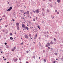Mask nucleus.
Masks as SVG:
<instances>
[{
	"label": "nucleus",
	"mask_w": 63,
	"mask_h": 63,
	"mask_svg": "<svg viewBox=\"0 0 63 63\" xmlns=\"http://www.w3.org/2000/svg\"><path fill=\"white\" fill-rule=\"evenodd\" d=\"M13 60L15 62H16L17 61V58L16 57L14 58L13 59Z\"/></svg>",
	"instance_id": "1"
},
{
	"label": "nucleus",
	"mask_w": 63,
	"mask_h": 63,
	"mask_svg": "<svg viewBox=\"0 0 63 63\" xmlns=\"http://www.w3.org/2000/svg\"><path fill=\"white\" fill-rule=\"evenodd\" d=\"M35 12H36V13H39V9L36 10L35 11Z\"/></svg>",
	"instance_id": "2"
},
{
	"label": "nucleus",
	"mask_w": 63,
	"mask_h": 63,
	"mask_svg": "<svg viewBox=\"0 0 63 63\" xmlns=\"http://www.w3.org/2000/svg\"><path fill=\"white\" fill-rule=\"evenodd\" d=\"M24 36L25 37V38H26V39H28V36L26 35H25Z\"/></svg>",
	"instance_id": "3"
},
{
	"label": "nucleus",
	"mask_w": 63,
	"mask_h": 63,
	"mask_svg": "<svg viewBox=\"0 0 63 63\" xmlns=\"http://www.w3.org/2000/svg\"><path fill=\"white\" fill-rule=\"evenodd\" d=\"M16 26H17H17H19V23H16Z\"/></svg>",
	"instance_id": "4"
},
{
	"label": "nucleus",
	"mask_w": 63,
	"mask_h": 63,
	"mask_svg": "<svg viewBox=\"0 0 63 63\" xmlns=\"http://www.w3.org/2000/svg\"><path fill=\"white\" fill-rule=\"evenodd\" d=\"M26 14H27L28 15H29V11H28L26 12H25Z\"/></svg>",
	"instance_id": "5"
},
{
	"label": "nucleus",
	"mask_w": 63,
	"mask_h": 63,
	"mask_svg": "<svg viewBox=\"0 0 63 63\" xmlns=\"http://www.w3.org/2000/svg\"><path fill=\"white\" fill-rule=\"evenodd\" d=\"M47 12L48 13H49L50 12V10H49L47 9Z\"/></svg>",
	"instance_id": "6"
},
{
	"label": "nucleus",
	"mask_w": 63,
	"mask_h": 63,
	"mask_svg": "<svg viewBox=\"0 0 63 63\" xmlns=\"http://www.w3.org/2000/svg\"><path fill=\"white\" fill-rule=\"evenodd\" d=\"M57 1L58 3H60V1L59 0H57Z\"/></svg>",
	"instance_id": "7"
},
{
	"label": "nucleus",
	"mask_w": 63,
	"mask_h": 63,
	"mask_svg": "<svg viewBox=\"0 0 63 63\" xmlns=\"http://www.w3.org/2000/svg\"><path fill=\"white\" fill-rule=\"evenodd\" d=\"M11 10L9 8V9L7 10V11H8V12H9V11H10Z\"/></svg>",
	"instance_id": "8"
},
{
	"label": "nucleus",
	"mask_w": 63,
	"mask_h": 63,
	"mask_svg": "<svg viewBox=\"0 0 63 63\" xmlns=\"http://www.w3.org/2000/svg\"><path fill=\"white\" fill-rule=\"evenodd\" d=\"M50 44H53V42H52V41H51V42H50Z\"/></svg>",
	"instance_id": "9"
},
{
	"label": "nucleus",
	"mask_w": 63,
	"mask_h": 63,
	"mask_svg": "<svg viewBox=\"0 0 63 63\" xmlns=\"http://www.w3.org/2000/svg\"><path fill=\"white\" fill-rule=\"evenodd\" d=\"M47 45H48V46H50V43H47Z\"/></svg>",
	"instance_id": "10"
},
{
	"label": "nucleus",
	"mask_w": 63,
	"mask_h": 63,
	"mask_svg": "<svg viewBox=\"0 0 63 63\" xmlns=\"http://www.w3.org/2000/svg\"><path fill=\"white\" fill-rule=\"evenodd\" d=\"M33 21H36V19L35 18H33Z\"/></svg>",
	"instance_id": "11"
},
{
	"label": "nucleus",
	"mask_w": 63,
	"mask_h": 63,
	"mask_svg": "<svg viewBox=\"0 0 63 63\" xmlns=\"http://www.w3.org/2000/svg\"><path fill=\"white\" fill-rule=\"evenodd\" d=\"M23 42H22L20 44V45L21 46L22 45H23Z\"/></svg>",
	"instance_id": "12"
},
{
	"label": "nucleus",
	"mask_w": 63,
	"mask_h": 63,
	"mask_svg": "<svg viewBox=\"0 0 63 63\" xmlns=\"http://www.w3.org/2000/svg\"><path fill=\"white\" fill-rule=\"evenodd\" d=\"M10 40H13V37H10Z\"/></svg>",
	"instance_id": "13"
},
{
	"label": "nucleus",
	"mask_w": 63,
	"mask_h": 63,
	"mask_svg": "<svg viewBox=\"0 0 63 63\" xmlns=\"http://www.w3.org/2000/svg\"><path fill=\"white\" fill-rule=\"evenodd\" d=\"M22 27H25V25L24 24H23L22 25Z\"/></svg>",
	"instance_id": "14"
},
{
	"label": "nucleus",
	"mask_w": 63,
	"mask_h": 63,
	"mask_svg": "<svg viewBox=\"0 0 63 63\" xmlns=\"http://www.w3.org/2000/svg\"><path fill=\"white\" fill-rule=\"evenodd\" d=\"M31 49L32 50H34V48L33 47H31Z\"/></svg>",
	"instance_id": "15"
},
{
	"label": "nucleus",
	"mask_w": 63,
	"mask_h": 63,
	"mask_svg": "<svg viewBox=\"0 0 63 63\" xmlns=\"http://www.w3.org/2000/svg\"><path fill=\"white\" fill-rule=\"evenodd\" d=\"M9 9L11 10V9H12V7H10Z\"/></svg>",
	"instance_id": "16"
},
{
	"label": "nucleus",
	"mask_w": 63,
	"mask_h": 63,
	"mask_svg": "<svg viewBox=\"0 0 63 63\" xmlns=\"http://www.w3.org/2000/svg\"><path fill=\"white\" fill-rule=\"evenodd\" d=\"M5 17V15H3L2 16V17Z\"/></svg>",
	"instance_id": "17"
},
{
	"label": "nucleus",
	"mask_w": 63,
	"mask_h": 63,
	"mask_svg": "<svg viewBox=\"0 0 63 63\" xmlns=\"http://www.w3.org/2000/svg\"><path fill=\"white\" fill-rule=\"evenodd\" d=\"M26 29H27V30H28V27H25Z\"/></svg>",
	"instance_id": "18"
},
{
	"label": "nucleus",
	"mask_w": 63,
	"mask_h": 63,
	"mask_svg": "<svg viewBox=\"0 0 63 63\" xmlns=\"http://www.w3.org/2000/svg\"><path fill=\"white\" fill-rule=\"evenodd\" d=\"M17 30H19V26H17Z\"/></svg>",
	"instance_id": "19"
},
{
	"label": "nucleus",
	"mask_w": 63,
	"mask_h": 63,
	"mask_svg": "<svg viewBox=\"0 0 63 63\" xmlns=\"http://www.w3.org/2000/svg\"><path fill=\"white\" fill-rule=\"evenodd\" d=\"M43 33L45 34H47V32H44Z\"/></svg>",
	"instance_id": "20"
},
{
	"label": "nucleus",
	"mask_w": 63,
	"mask_h": 63,
	"mask_svg": "<svg viewBox=\"0 0 63 63\" xmlns=\"http://www.w3.org/2000/svg\"><path fill=\"white\" fill-rule=\"evenodd\" d=\"M29 37H32V35L30 34H29Z\"/></svg>",
	"instance_id": "21"
},
{
	"label": "nucleus",
	"mask_w": 63,
	"mask_h": 63,
	"mask_svg": "<svg viewBox=\"0 0 63 63\" xmlns=\"http://www.w3.org/2000/svg\"><path fill=\"white\" fill-rule=\"evenodd\" d=\"M12 35H13V34H12V33H10V36H12Z\"/></svg>",
	"instance_id": "22"
},
{
	"label": "nucleus",
	"mask_w": 63,
	"mask_h": 63,
	"mask_svg": "<svg viewBox=\"0 0 63 63\" xmlns=\"http://www.w3.org/2000/svg\"><path fill=\"white\" fill-rule=\"evenodd\" d=\"M37 27L38 28H40V26H39V25H38L37 26Z\"/></svg>",
	"instance_id": "23"
},
{
	"label": "nucleus",
	"mask_w": 63,
	"mask_h": 63,
	"mask_svg": "<svg viewBox=\"0 0 63 63\" xmlns=\"http://www.w3.org/2000/svg\"><path fill=\"white\" fill-rule=\"evenodd\" d=\"M12 51H13V52L15 50H14V49H12Z\"/></svg>",
	"instance_id": "24"
},
{
	"label": "nucleus",
	"mask_w": 63,
	"mask_h": 63,
	"mask_svg": "<svg viewBox=\"0 0 63 63\" xmlns=\"http://www.w3.org/2000/svg\"><path fill=\"white\" fill-rule=\"evenodd\" d=\"M55 62H56V61H55L53 62V63H55Z\"/></svg>",
	"instance_id": "25"
},
{
	"label": "nucleus",
	"mask_w": 63,
	"mask_h": 63,
	"mask_svg": "<svg viewBox=\"0 0 63 63\" xmlns=\"http://www.w3.org/2000/svg\"><path fill=\"white\" fill-rule=\"evenodd\" d=\"M42 10L43 11H45V10H44V8L42 9Z\"/></svg>",
	"instance_id": "26"
},
{
	"label": "nucleus",
	"mask_w": 63,
	"mask_h": 63,
	"mask_svg": "<svg viewBox=\"0 0 63 63\" xmlns=\"http://www.w3.org/2000/svg\"><path fill=\"white\" fill-rule=\"evenodd\" d=\"M3 20V19L2 18H1L0 19V21L1 22V20Z\"/></svg>",
	"instance_id": "27"
},
{
	"label": "nucleus",
	"mask_w": 63,
	"mask_h": 63,
	"mask_svg": "<svg viewBox=\"0 0 63 63\" xmlns=\"http://www.w3.org/2000/svg\"><path fill=\"white\" fill-rule=\"evenodd\" d=\"M55 55H57V53H54Z\"/></svg>",
	"instance_id": "28"
},
{
	"label": "nucleus",
	"mask_w": 63,
	"mask_h": 63,
	"mask_svg": "<svg viewBox=\"0 0 63 63\" xmlns=\"http://www.w3.org/2000/svg\"><path fill=\"white\" fill-rule=\"evenodd\" d=\"M54 40L55 41H56V39H55V38H54Z\"/></svg>",
	"instance_id": "29"
},
{
	"label": "nucleus",
	"mask_w": 63,
	"mask_h": 63,
	"mask_svg": "<svg viewBox=\"0 0 63 63\" xmlns=\"http://www.w3.org/2000/svg\"><path fill=\"white\" fill-rule=\"evenodd\" d=\"M36 38H37V37L35 36L34 37V39H36Z\"/></svg>",
	"instance_id": "30"
},
{
	"label": "nucleus",
	"mask_w": 63,
	"mask_h": 63,
	"mask_svg": "<svg viewBox=\"0 0 63 63\" xmlns=\"http://www.w3.org/2000/svg\"><path fill=\"white\" fill-rule=\"evenodd\" d=\"M13 49L14 50H15V49H16V47H15Z\"/></svg>",
	"instance_id": "31"
},
{
	"label": "nucleus",
	"mask_w": 63,
	"mask_h": 63,
	"mask_svg": "<svg viewBox=\"0 0 63 63\" xmlns=\"http://www.w3.org/2000/svg\"><path fill=\"white\" fill-rule=\"evenodd\" d=\"M6 48H9V46H7Z\"/></svg>",
	"instance_id": "32"
},
{
	"label": "nucleus",
	"mask_w": 63,
	"mask_h": 63,
	"mask_svg": "<svg viewBox=\"0 0 63 63\" xmlns=\"http://www.w3.org/2000/svg\"><path fill=\"white\" fill-rule=\"evenodd\" d=\"M44 61H45V62H46V60L44 59Z\"/></svg>",
	"instance_id": "33"
},
{
	"label": "nucleus",
	"mask_w": 63,
	"mask_h": 63,
	"mask_svg": "<svg viewBox=\"0 0 63 63\" xmlns=\"http://www.w3.org/2000/svg\"><path fill=\"white\" fill-rule=\"evenodd\" d=\"M26 52H27V53H28V51H26Z\"/></svg>",
	"instance_id": "34"
},
{
	"label": "nucleus",
	"mask_w": 63,
	"mask_h": 63,
	"mask_svg": "<svg viewBox=\"0 0 63 63\" xmlns=\"http://www.w3.org/2000/svg\"><path fill=\"white\" fill-rule=\"evenodd\" d=\"M48 32L47 31V32H46V34H48Z\"/></svg>",
	"instance_id": "35"
},
{
	"label": "nucleus",
	"mask_w": 63,
	"mask_h": 63,
	"mask_svg": "<svg viewBox=\"0 0 63 63\" xmlns=\"http://www.w3.org/2000/svg\"><path fill=\"white\" fill-rule=\"evenodd\" d=\"M26 63H29V62H28V61H26Z\"/></svg>",
	"instance_id": "36"
},
{
	"label": "nucleus",
	"mask_w": 63,
	"mask_h": 63,
	"mask_svg": "<svg viewBox=\"0 0 63 63\" xmlns=\"http://www.w3.org/2000/svg\"><path fill=\"white\" fill-rule=\"evenodd\" d=\"M46 47H48V46L47 45H46Z\"/></svg>",
	"instance_id": "37"
},
{
	"label": "nucleus",
	"mask_w": 63,
	"mask_h": 63,
	"mask_svg": "<svg viewBox=\"0 0 63 63\" xmlns=\"http://www.w3.org/2000/svg\"><path fill=\"white\" fill-rule=\"evenodd\" d=\"M55 12H57V11L56 10H55Z\"/></svg>",
	"instance_id": "38"
},
{
	"label": "nucleus",
	"mask_w": 63,
	"mask_h": 63,
	"mask_svg": "<svg viewBox=\"0 0 63 63\" xmlns=\"http://www.w3.org/2000/svg\"><path fill=\"white\" fill-rule=\"evenodd\" d=\"M35 37H37V34H36L35 35Z\"/></svg>",
	"instance_id": "39"
},
{
	"label": "nucleus",
	"mask_w": 63,
	"mask_h": 63,
	"mask_svg": "<svg viewBox=\"0 0 63 63\" xmlns=\"http://www.w3.org/2000/svg\"><path fill=\"white\" fill-rule=\"evenodd\" d=\"M34 58V59H35V56H33Z\"/></svg>",
	"instance_id": "40"
},
{
	"label": "nucleus",
	"mask_w": 63,
	"mask_h": 63,
	"mask_svg": "<svg viewBox=\"0 0 63 63\" xmlns=\"http://www.w3.org/2000/svg\"><path fill=\"white\" fill-rule=\"evenodd\" d=\"M43 52H45V50H44L43 51Z\"/></svg>",
	"instance_id": "41"
},
{
	"label": "nucleus",
	"mask_w": 63,
	"mask_h": 63,
	"mask_svg": "<svg viewBox=\"0 0 63 63\" xmlns=\"http://www.w3.org/2000/svg\"><path fill=\"white\" fill-rule=\"evenodd\" d=\"M33 11L34 13H35V11L33 10Z\"/></svg>",
	"instance_id": "42"
},
{
	"label": "nucleus",
	"mask_w": 63,
	"mask_h": 63,
	"mask_svg": "<svg viewBox=\"0 0 63 63\" xmlns=\"http://www.w3.org/2000/svg\"><path fill=\"white\" fill-rule=\"evenodd\" d=\"M42 14L43 15V16H44V14H43V13H42Z\"/></svg>",
	"instance_id": "43"
},
{
	"label": "nucleus",
	"mask_w": 63,
	"mask_h": 63,
	"mask_svg": "<svg viewBox=\"0 0 63 63\" xmlns=\"http://www.w3.org/2000/svg\"><path fill=\"white\" fill-rule=\"evenodd\" d=\"M4 44H5V45H6V44H7V43H4Z\"/></svg>",
	"instance_id": "44"
},
{
	"label": "nucleus",
	"mask_w": 63,
	"mask_h": 63,
	"mask_svg": "<svg viewBox=\"0 0 63 63\" xmlns=\"http://www.w3.org/2000/svg\"><path fill=\"white\" fill-rule=\"evenodd\" d=\"M57 14H59V12H57Z\"/></svg>",
	"instance_id": "45"
},
{
	"label": "nucleus",
	"mask_w": 63,
	"mask_h": 63,
	"mask_svg": "<svg viewBox=\"0 0 63 63\" xmlns=\"http://www.w3.org/2000/svg\"><path fill=\"white\" fill-rule=\"evenodd\" d=\"M48 48H49V49H50V47H48Z\"/></svg>",
	"instance_id": "46"
},
{
	"label": "nucleus",
	"mask_w": 63,
	"mask_h": 63,
	"mask_svg": "<svg viewBox=\"0 0 63 63\" xmlns=\"http://www.w3.org/2000/svg\"><path fill=\"white\" fill-rule=\"evenodd\" d=\"M37 19H38V18L37 17H36V20H37Z\"/></svg>",
	"instance_id": "47"
},
{
	"label": "nucleus",
	"mask_w": 63,
	"mask_h": 63,
	"mask_svg": "<svg viewBox=\"0 0 63 63\" xmlns=\"http://www.w3.org/2000/svg\"><path fill=\"white\" fill-rule=\"evenodd\" d=\"M19 60H21V59H20V58H19Z\"/></svg>",
	"instance_id": "48"
},
{
	"label": "nucleus",
	"mask_w": 63,
	"mask_h": 63,
	"mask_svg": "<svg viewBox=\"0 0 63 63\" xmlns=\"http://www.w3.org/2000/svg\"><path fill=\"white\" fill-rule=\"evenodd\" d=\"M49 1H51V0H49Z\"/></svg>",
	"instance_id": "49"
},
{
	"label": "nucleus",
	"mask_w": 63,
	"mask_h": 63,
	"mask_svg": "<svg viewBox=\"0 0 63 63\" xmlns=\"http://www.w3.org/2000/svg\"><path fill=\"white\" fill-rule=\"evenodd\" d=\"M6 59H4L5 60H6Z\"/></svg>",
	"instance_id": "50"
},
{
	"label": "nucleus",
	"mask_w": 63,
	"mask_h": 63,
	"mask_svg": "<svg viewBox=\"0 0 63 63\" xmlns=\"http://www.w3.org/2000/svg\"><path fill=\"white\" fill-rule=\"evenodd\" d=\"M7 33H8V32H6V34H7Z\"/></svg>",
	"instance_id": "51"
},
{
	"label": "nucleus",
	"mask_w": 63,
	"mask_h": 63,
	"mask_svg": "<svg viewBox=\"0 0 63 63\" xmlns=\"http://www.w3.org/2000/svg\"><path fill=\"white\" fill-rule=\"evenodd\" d=\"M7 4H9V2H8V3H7Z\"/></svg>",
	"instance_id": "52"
},
{
	"label": "nucleus",
	"mask_w": 63,
	"mask_h": 63,
	"mask_svg": "<svg viewBox=\"0 0 63 63\" xmlns=\"http://www.w3.org/2000/svg\"><path fill=\"white\" fill-rule=\"evenodd\" d=\"M3 58H5V57H3Z\"/></svg>",
	"instance_id": "53"
},
{
	"label": "nucleus",
	"mask_w": 63,
	"mask_h": 63,
	"mask_svg": "<svg viewBox=\"0 0 63 63\" xmlns=\"http://www.w3.org/2000/svg\"><path fill=\"white\" fill-rule=\"evenodd\" d=\"M62 59H63V57H62Z\"/></svg>",
	"instance_id": "54"
},
{
	"label": "nucleus",
	"mask_w": 63,
	"mask_h": 63,
	"mask_svg": "<svg viewBox=\"0 0 63 63\" xmlns=\"http://www.w3.org/2000/svg\"><path fill=\"white\" fill-rule=\"evenodd\" d=\"M1 53H3V52L2 51H1Z\"/></svg>",
	"instance_id": "55"
},
{
	"label": "nucleus",
	"mask_w": 63,
	"mask_h": 63,
	"mask_svg": "<svg viewBox=\"0 0 63 63\" xmlns=\"http://www.w3.org/2000/svg\"><path fill=\"white\" fill-rule=\"evenodd\" d=\"M30 38H31V39H32V38H31V37H30Z\"/></svg>",
	"instance_id": "56"
},
{
	"label": "nucleus",
	"mask_w": 63,
	"mask_h": 63,
	"mask_svg": "<svg viewBox=\"0 0 63 63\" xmlns=\"http://www.w3.org/2000/svg\"><path fill=\"white\" fill-rule=\"evenodd\" d=\"M39 59H40V57H39Z\"/></svg>",
	"instance_id": "57"
},
{
	"label": "nucleus",
	"mask_w": 63,
	"mask_h": 63,
	"mask_svg": "<svg viewBox=\"0 0 63 63\" xmlns=\"http://www.w3.org/2000/svg\"><path fill=\"white\" fill-rule=\"evenodd\" d=\"M24 7L25 8H26V7L24 6Z\"/></svg>",
	"instance_id": "58"
},
{
	"label": "nucleus",
	"mask_w": 63,
	"mask_h": 63,
	"mask_svg": "<svg viewBox=\"0 0 63 63\" xmlns=\"http://www.w3.org/2000/svg\"><path fill=\"white\" fill-rule=\"evenodd\" d=\"M12 21H13V19H12V20H11Z\"/></svg>",
	"instance_id": "59"
},
{
	"label": "nucleus",
	"mask_w": 63,
	"mask_h": 63,
	"mask_svg": "<svg viewBox=\"0 0 63 63\" xmlns=\"http://www.w3.org/2000/svg\"><path fill=\"white\" fill-rule=\"evenodd\" d=\"M55 33H56V34H57V32H55Z\"/></svg>",
	"instance_id": "60"
},
{
	"label": "nucleus",
	"mask_w": 63,
	"mask_h": 63,
	"mask_svg": "<svg viewBox=\"0 0 63 63\" xmlns=\"http://www.w3.org/2000/svg\"><path fill=\"white\" fill-rule=\"evenodd\" d=\"M50 33H51V32H50Z\"/></svg>",
	"instance_id": "61"
},
{
	"label": "nucleus",
	"mask_w": 63,
	"mask_h": 63,
	"mask_svg": "<svg viewBox=\"0 0 63 63\" xmlns=\"http://www.w3.org/2000/svg\"><path fill=\"white\" fill-rule=\"evenodd\" d=\"M5 27H7V26L6 25L5 26Z\"/></svg>",
	"instance_id": "62"
},
{
	"label": "nucleus",
	"mask_w": 63,
	"mask_h": 63,
	"mask_svg": "<svg viewBox=\"0 0 63 63\" xmlns=\"http://www.w3.org/2000/svg\"><path fill=\"white\" fill-rule=\"evenodd\" d=\"M7 63H9V62H7Z\"/></svg>",
	"instance_id": "63"
},
{
	"label": "nucleus",
	"mask_w": 63,
	"mask_h": 63,
	"mask_svg": "<svg viewBox=\"0 0 63 63\" xmlns=\"http://www.w3.org/2000/svg\"><path fill=\"white\" fill-rule=\"evenodd\" d=\"M21 63V62H20V63Z\"/></svg>",
	"instance_id": "64"
}]
</instances>
